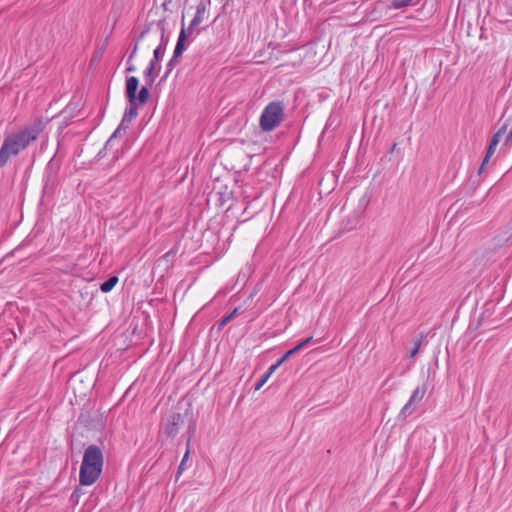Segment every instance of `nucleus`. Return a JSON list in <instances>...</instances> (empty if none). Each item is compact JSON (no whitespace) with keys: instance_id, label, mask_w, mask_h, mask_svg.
<instances>
[{"instance_id":"24","label":"nucleus","mask_w":512,"mask_h":512,"mask_svg":"<svg viewBox=\"0 0 512 512\" xmlns=\"http://www.w3.org/2000/svg\"><path fill=\"white\" fill-rule=\"evenodd\" d=\"M299 350H300V348H297V345H296L294 348H292V349L288 350V351L285 353V354H286V357H289V358H290L292 355H294V354H295L297 351H299Z\"/></svg>"},{"instance_id":"30","label":"nucleus","mask_w":512,"mask_h":512,"mask_svg":"<svg viewBox=\"0 0 512 512\" xmlns=\"http://www.w3.org/2000/svg\"><path fill=\"white\" fill-rule=\"evenodd\" d=\"M512 142V129L509 131L506 137V143Z\"/></svg>"},{"instance_id":"23","label":"nucleus","mask_w":512,"mask_h":512,"mask_svg":"<svg viewBox=\"0 0 512 512\" xmlns=\"http://www.w3.org/2000/svg\"><path fill=\"white\" fill-rule=\"evenodd\" d=\"M312 340V337H308L306 338L305 340H303L302 342H300L298 345H297V348H304L307 344L310 343V341Z\"/></svg>"},{"instance_id":"25","label":"nucleus","mask_w":512,"mask_h":512,"mask_svg":"<svg viewBox=\"0 0 512 512\" xmlns=\"http://www.w3.org/2000/svg\"><path fill=\"white\" fill-rule=\"evenodd\" d=\"M127 64H128V65H127V68H126V72L130 73V72H134V71H136V67H135V65L132 63V61H131V62H128V61H127Z\"/></svg>"},{"instance_id":"2","label":"nucleus","mask_w":512,"mask_h":512,"mask_svg":"<svg viewBox=\"0 0 512 512\" xmlns=\"http://www.w3.org/2000/svg\"><path fill=\"white\" fill-rule=\"evenodd\" d=\"M104 464V456L100 447L89 445L83 454L79 471V483L83 486L94 484L100 477Z\"/></svg>"},{"instance_id":"8","label":"nucleus","mask_w":512,"mask_h":512,"mask_svg":"<svg viewBox=\"0 0 512 512\" xmlns=\"http://www.w3.org/2000/svg\"><path fill=\"white\" fill-rule=\"evenodd\" d=\"M185 38H186V30L184 27V22L182 21V28L173 52L175 63H179V58L181 57L184 49H185Z\"/></svg>"},{"instance_id":"20","label":"nucleus","mask_w":512,"mask_h":512,"mask_svg":"<svg viewBox=\"0 0 512 512\" xmlns=\"http://www.w3.org/2000/svg\"><path fill=\"white\" fill-rule=\"evenodd\" d=\"M188 458H189V451L187 450L185 455L182 458V461H181L179 467H178V474H180L185 469V464H186V461L188 460Z\"/></svg>"},{"instance_id":"21","label":"nucleus","mask_w":512,"mask_h":512,"mask_svg":"<svg viewBox=\"0 0 512 512\" xmlns=\"http://www.w3.org/2000/svg\"><path fill=\"white\" fill-rule=\"evenodd\" d=\"M178 63H175V59H174V55L172 56V58L169 60L168 64H167V72L164 76V78H166L168 76V74L173 70V68L177 65Z\"/></svg>"},{"instance_id":"1","label":"nucleus","mask_w":512,"mask_h":512,"mask_svg":"<svg viewBox=\"0 0 512 512\" xmlns=\"http://www.w3.org/2000/svg\"><path fill=\"white\" fill-rule=\"evenodd\" d=\"M42 130L43 122L40 118H36L32 125L5 137L0 148V168L8 162L11 156L18 155L31 142L35 141Z\"/></svg>"},{"instance_id":"16","label":"nucleus","mask_w":512,"mask_h":512,"mask_svg":"<svg viewBox=\"0 0 512 512\" xmlns=\"http://www.w3.org/2000/svg\"><path fill=\"white\" fill-rule=\"evenodd\" d=\"M506 131V125L501 127L491 138L490 143L492 146H497L500 142L502 134Z\"/></svg>"},{"instance_id":"31","label":"nucleus","mask_w":512,"mask_h":512,"mask_svg":"<svg viewBox=\"0 0 512 512\" xmlns=\"http://www.w3.org/2000/svg\"><path fill=\"white\" fill-rule=\"evenodd\" d=\"M10 333L13 335V337H16L14 331H10Z\"/></svg>"},{"instance_id":"9","label":"nucleus","mask_w":512,"mask_h":512,"mask_svg":"<svg viewBox=\"0 0 512 512\" xmlns=\"http://www.w3.org/2000/svg\"><path fill=\"white\" fill-rule=\"evenodd\" d=\"M168 44V39L164 35V29L162 28V34H161V42L159 46L154 50L153 52V58L150 60V62H154V64H158V62L162 59V57L165 54L166 46Z\"/></svg>"},{"instance_id":"5","label":"nucleus","mask_w":512,"mask_h":512,"mask_svg":"<svg viewBox=\"0 0 512 512\" xmlns=\"http://www.w3.org/2000/svg\"><path fill=\"white\" fill-rule=\"evenodd\" d=\"M426 391L427 389L425 386H418L414 389L408 402L403 406L398 415L399 420H406L410 415H412L416 411L418 405L425 396Z\"/></svg>"},{"instance_id":"27","label":"nucleus","mask_w":512,"mask_h":512,"mask_svg":"<svg viewBox=\"0 0 512 512\" xmlns=\"http://www.w3.org/2000/svg\"><path fill=\"white\" fill-rule=\"evenodd\" d=\"M196 27H197V26H192V22H190L189 26H188L187 28H185V30H186V36H187V35L192 34V32H193L194 28H196Z\"/></svg>"},{"instance_id":"18","label":"nucleus","mask_w":512,"mask_h":512,"mask_svg":"<svg viewBox=\"0 0 512 512\" xmlns=\"http://www.w3.org/2000/svg\"><path fill=\"white\" fill-rule=\"evenodd\" d=\"M138 48H139L138 40H133V47H132L131 53L128 57V62L133 61V59L136 57Z\"/></svg>"},{"instance_id":"3","label":"nucleus","mask_w":512,"mask_h":512,"mask_svg":"<svg viewBox=\"0 0 512 512\" xmlns=\"http://www.w3.org/2000/svg\"><path fill=\"white\" fill-rule=\"evenodd\" d=\"M284 105L280 101L268 103L263 109L259 125L262 131L270 132L276 129L284 120Z\"/></svg>"},{"instance_id":"14","label":"nucleus","mask_w":512,"mask_h":512,"mask_svg":"<svg viewBox=\"0 0 512 512\" xmlns=\"http://www.w3.org/2000/svg\"><path fill=\"white\" fill-rule=\"evenodd\" d=\"M422 341H423L422 334L412 340L413 348L411 349V351L409 353L410 358H413L417 355V353L419 352V349L422 345Z\"/></svg>"},{"instance_id":"32","label":"nucleus","mask_w":512,"mask_h":512,"mask_svg":"<svg viewBox=\"0 0 512 512\" xmlns=\"http://www.w3.org/2000/svg\"><path fill=\"white\" fill-rule=\"evenodd\" d=\"M396 144H393L392 151L395 150Z\"/></svg>"},{"instance_id":"28","label":"nucleus","mask_w":512,"mask_h":512,"mask_svg":"<svg viewBox=\"0 0 512 512\" xmlns=\"http://www.w3.org/2000/svg\"><path fill=\"white\" fill-rule=\"evenodd\" d=\"M288 359H289V357H286V354H284V355H283V356H282V357L277 361V363H278V365H280V366H281V365H282L286 360H288Z\"/></svg>"},{"instance_id":"17","label":"nucleus","mask_w":512,"mask_h":512,"mask_svg":"<svg viewBox=\"0 0 512 512\" xmlns=\"http://www.w3.org/2000/svg\"><path fill=\"white\" fill-rule=\"evenodd\" d=\"M269 378H270L269 373H266V372H265V373L260 377V379L256 382L255 387H254V388H255V390H259V389H260V388H261V387H262V386L267 382V380H268Z\"/></svg>"},{"instance_id":"11","label":"nucleus","mask_w":512,"mask_h":512,"mask_svg":"<svg viewBox=\"0 0 512 512\" xmlns=\"http://www.w3.org/2000/svg\"><path fill=\"white\" fill-rule=\"evenodd\" d=\"M156 66L157 65L154 64V62H149L148 67L144 71V78L147 86H152L155 81L156 74L154 73V71L156 69Z\"/></svg>"},{"instance_id":"13","label":"nucleus","mask_w":512,"mask_h":512,"mask_svg":"<svg viewBox=\"0 0 512 512\" xmlns=\"http://www.w3.org/2000/svg\"><path fill=\"white\" fill-rule=\"evenodd\" d=\"M416 4V0H392L391 7L394 9H403L405 7L414 6Z\"/></svg>"},{"instance_id":"19","label":"nucleus","mask_w":512,"mask_h":512,"mask_svg":"<svg viewBox=\"0 0 512 512\" xmlns=\"http://www.w3.org/2000/svg\"><path fill=\"white\" fill-rule=\"evenodd\" d=\"M237 313V308H235L230 314H228L227 316L223 317L221 319V322H220V327L226 325L234 316L235 314Z\"/></svg>"},{"instance_id":"26","label":"nucleus","mask_w":512,"mask_h":512,"mask_svg":"<svg viewBox=\"0 0 512 512\" xmlns=\"http://www.w3.org/2000/svg\"><path fill=\"white\" fill-rule=\"evenodd\" d=\"M149 29L143 30L137 38H134L133 40H138V43L145 37V35L148 33Z\"/></svg>"},{"instance_id":"12","label":"nucleus","mask_w":512,"mask_h":512,"mask_svg":"<svg viewBox=\"0 0 512 512\" xmlns=\"http://www.w3.org/2000/svg\"><path fill=\"white\" fill-rule=\"evenodd\" d=\"M117 283H118V277L111 276L100 285V290L103 293H108L116 286Z\"/></svg>"},{"instance_id":"6","label":"nucleus","mask_w":512,"mask_h":512,"mask_svg":"<svg viewBox=\"0 0 512 512\" xmlns=\"http://www.w3.org/2000/svg\"><path fill=\"white\" fill-rule=\"evenodd\" d=\"M183 423L184 418L180 413L171 414L165 426V433L168 436H175Z\"/></svg>"},{"instance_id":"29","label":"nucleus","mask_w":512,"mask_h":512,"mask_svg":"<svg viewBox=\"0 0 512 512\" xmlns=\"http://www.w3.org/2000/svg\"><path fill=\"white\" fill-rule=\"evenodd\" d=\"M288 359H289V357H286V354H284V355H283V356H282V357L277 361V363H278V365H280V366H281V365H282L286 360H288Z\"/></svg>"},{"instance_id":"10","label":"nucleus","mask_w":512,"mask_h":512,"mask_svg":"<svg viewBox=\"0 0 512 512\" xmlns=\"http://www.w3.org/2000/svg\"><path fill=\"white\" fill-rule=\"evenodd\" d=\"M205 12H206V5L203 2H200L196 7V13L191 21L192 26H198L203 22Z\"/></svg>"},{"instance_id":"15","label":"nucleus","mask_w":512,"mask_h":512,"mask_svg":"<svg viewBox=\"0 0 512 512\" xmlns=\"http://www.w3.org/2000/svg\"><path fill=\"white\" fill-rule=\"evenodd\" d=\"M496 147L497 146H492L491 143H489V146H488V149H487V152H486V155L482 161V164L480 166V169H479V173H481L482 169L484 168V166L486 165V163L489 161L490 157L494 154L495 150H496Z\"/></svg>"},{"instance_id":"4","label":"nucleus","mask_w":512,"mask_h":512,"mask_svg":"<svg viewBox=\"0 0 512 512\" xmlns=\"http://www.w3.org/2000/svg\"><path fill=\"white\" fill-rule=\"evenodd\" d=\"M139 79L135 76L127 77L125 94L130 104L144 105L149 99V86H143L137 94Z\"/></svg>"},{"instance_id":"22","label":"nucleus","mask_w":512,"mask_h":512,"mask_svg":"<svg viewBox=\"0 0 512 512\" xmlns=\"http://www.w3.org/2000/svg\"><path fill=\"white\" fill-rule=\"evenodd\" d=\"M279 367H280V365H278V363L276 362L275 364H273L269 367V369L266 371V373H269V376H271Z\"/></svg>"},{"instance_id":"7","label":"nucleus","mask_w":512,"mask_h":512,"mask_svg":"<svg viewBox=\"0 0 512 512\" xmlns=\"http://www.w3.org/2000/svg\"><path fill=\"white\" fill-rule=\"evenodd\" d=\"M138 114V111H137V104H130L129 107H127L125 109V112H124V115H123V118H122V122L120 124V126L115 130V132L112 134V136L110 137V139L108 140L107 144L116 136V134L120 131V129L122 128L123 126V123L126 122V121H131L132 119H134Z\"/></svg>"}]
</instances>
